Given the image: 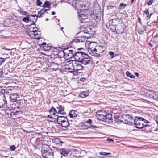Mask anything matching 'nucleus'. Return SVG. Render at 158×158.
Wrapping results in <instances>:
<instances>
[{
  "instance_id": "1",
  "label": "nucleus",
  "mask_w": 158,
  "mask_h": 158,
  "mask_svg": "<svg viewBox=\"0 0 158 158\" xmlns=\"http://www.w3.org/2000/svg\"><path fill=\"white\" fill-rule=\"evenodd\" d=\"M95 43H91L89 46L88 51L89 53L92 56H96L97 57H100V53H102L104 52V50L102 49L103 47L100 45L97 46L96 48H94L92 47L93 44Z\"/></svg>"
},
{
  "instance_id": "2",
  "label": "nucleus",
  "mask_w": 158,
  "mask_h": 158,
  "mask_svg": "<svg viewBox=\"0 0 158 158\" xmlns=\"http://www.w3.org/2000/svg\"><path fill=\"white\" fill-rule=\"evenodd\" d=\"M134 122H132L133 125H134V127L138 129L143 128L144 127H149V125H144L141 121L142 118L139 117H135Z\"/></svg>"
},
{
  "instance_id": "3",
  "label": "nucleus",
  "mask_w": 158,
  "mask_h": 158,
  "mask_svg": "<svg viewBox=\"0 0 158 158\" xmlns=\"http://www.w3.org/2000/svg\"><path fill=\"white\" fill-rule=\"evenodd\" d=\"M122 19H118V18L113 19H112L111 25L110 26L111 30L112 32H115V30H116V26L118 27L122 24Z\"/></svg>"
},
{
  "instance_id": "4",
  "label": "nucleus",
  "mask_w": 158,
  "mask_h": 158,
  "mask_svg": "<svg viewBox=\"0 0 158 158\" xmlns=\"http://www.w3.org/2000/svg\"><path fill=\"white\" fill-rule=\"evenodd\" d=\"M83 33V32H81L77 34V36L76 37H74L73 41L76 43L85 42L86 41L87 37L85 36L82 35Z\"/></svg>"
},
{
  "instance_id": "5",
  "label": "nucleus",
  "mask_w": 158,
  "mask_h": 158,
  "mask_svg": "<svg viewBox=\"0 0 158 158\" xmlns=\"http://www.w3.org/2000/svg\"><path fill=\"white\" fill-rule=\"evenodd\" d=\"M81 60V63L83 65H86L90 64L91 62V57H89L87 54L83 52Z\"/></svg>"
},
{
  "instance_id": "6",
  "label": "nucleus",
  "mask_w": 158,
  "mask_h": 158,
  "mask_svg": "<svg viewBox=\"0 0 158 158\" xmlns=\"http://www.w3.org/2000/svg\"><path fill=\"white\" fill-rule=\"evenodd\" d=\"M69 48H65L62 52L64 56L68 59L74 57L75 51L74 50L69 49Z\"/></svg>"
},
{
  "instance_id": "7",
  "label": "nucleus",
  "mask_w": 158,
  "mask_h": 158,
  "mask_svg": "<svg viewBox=\"0 0 158 158\" xmlns=\"http://www.w3.org/2000/svg\"><path fill=\"white\" fill-rule=\"evenodd\" d=\"M89 11L87 10V11ZM91 13L86 12L84 13H80L78 15L79 17V21L80 23H83L85 22V20L87 19L89 16L91 15Z\"/></svg>"
},
{
  "instance_id": "8",
  "label": "nucleus",
  "mask_w": 158,
  "mask_h": 158,
  "mask_svg": "<svg viewBox=\"0 0 158 158\" xmlns=\"http://www.w3.org/2000/svg\"><path fill=\"white\" fill-rule=\"evenodd\" d=\"M64 68L66 70H67L70 73H72L76 71L75 70L74 64H73L71 61L67 62L65 63Z\"/></svg>"
},
{
  "instance_id": "9",
  "label": "nucleus",
  "mask_w": 158,
  "mask_h": 158,
  "mask_svg": "<svg viewBox=\"0 0 158 158\" xmlns=\"http://www.w3.org/2000/svg\"><path fill=\"white\" fill-rule=\"evenodd\" d=\"M73 154L74 156L76 157H83V155H82V154H86V152L85 150L81 151L77 150L76 149L73 150Z\"/></svg>"
},
{
  "instance_id": "10",
  "label": "nucleus",
  "mask_w": 158,
  "mask_h": 158,
  "mask_svg": "<svg viewBox=\"0 0 158 158\" xmlns=\"http://www.w3.org/2000/svg\"><path fill=\"white\" fill-rule=\"evenodd\" d=\"M123 118H125L126 119L125 120V122L124 123L125 124H127L129 125H133L132 122H130L133 119V118L131 116L128 114H125L123 115Z\"/></svg>"
},
{
  "instance_id": "11",
  "label": "nucleus",
  "mask_w": 158,
  "mask_h": 158,
  "mask_svg": "<svg viewBox=\"0 0 158 158\" xmlns=\"http://www.w3.org/2000/svg\"><path fill=\"white\" fill-rule=\"evenodd\" d=\"M83 52H76L75 51L74 58L76 62H79L81 63V59Z\"/></svg>"
},
{
  "instance_id": "12",
  "label": "nucleus",
  "mask_w": 158,
  "mask_h": 158,
  "mask_svg": "<svg viewBox=\"0 0 158 158\" xmlns=\"http://www.w3.org/2000/svg\"><path fill=\"white\" fill-rule=\"evenodd\" d=\"M60 64V62L55 63L54 62H50L48 64L49 67L52 68L53 70L56 71L58 68V66Z\"/></svg>"
},
{
  "instance_id": "13",
  "label": "nucleus",
  "mask_w": 158,
  "mask_h": 158,
  "mask_svg": "<svg viewBox=\"0 0 158 158\" xmlns=\"http://www.w3.org/2000/svg\"><path fill=\"white\" fill-rule=\"evenodd\" d=\"M147 95H148L150 98L153 100H156L158 98V95L154 91H149L147 93Z\"/></svg>"
},
{
  "instance_id": "14",
  "label": "nucleus",
  "mask_w": 158,
  "mask_h": 158,
  "mask_svg": "<svg viewBox=\"0 0 158 158\" xmlns=\"http://www.w3.org/2000/svg\"><path fill=\"white\" fill-rule=\"evenodd\" d=\"M7 104V101L4 94L0 95V108Z\"/></svg>"
},
{
  "instance_id": "15",
  "label": "nucleus",
  "mask_w": 158,
  "mask_h": 158,
  "mask_svg": "<svg viewBox=\"0 0 158 158\" xmlns=\"http://www.w3.org/2000/svg\"><path fill=\"white\" fill-rule=\"evenodd\" d=\"M53 156L54 153L52 150L49 151L42 155L43 158H54Z\"/></svg>"
},
{
  "instance_id": "16",
  "label": "nucleus",
  "mask_w": 158,
  "mask_h": 158,
  "mask_svg": "<svg viewBox=\"0 0 158 158\" xmlns=\"http://www.w3.org/2000/svg\"><path fill=\"white\" fill-rule=\"evenodd\" d=\"M82 64H83L79 62H77L74 64L75 70H76L75 71L83 69V67Z\"/></svg>"
},
{
  "instance_id": "17",
  "label": "nucleus",
  "mask_w": 158,
  "mask_h": 158,
  "mask_svg": "<svg viewBox=\"0 0 158 158\" xmlns=\"http://www.w3.org/2000/svg\"><path fill=\"white\" fill-rule=\"evenodd\" d=\"M124 27V26L123 24L122 25L121 24L117 27L116 30H115V31H116V33L118 35L122 34L125 31Z\"/></svg>"
},
{
  "instance_id": "18",
  "label": "nucleus",
  "mask_w": 158,
  "mask_h": 158,
  "mask_svg": "<svg viewBox=\"0 0 158 158\" xmlns=\"http://www.w3.org/2000/svg\"><path fill=\"white\" fill-rule=\"evenodd\" d=\"M52 150L48 145L45 144L43 145L41 150L42 155Z\"/></svg>"
},
{
  "instance_id": "19",
  "label": "nucleus",
  "mask_w": 158,
  "mask_h": 158,
  "mask_svg": "<svg viewBox=\"0 0 158 158\" xmlns=\"http://www.w3.org/2000/svg\"><path fill=\"white\" fill-rule=\"evenodd\" d=\"M82 2L81 0H78L75 1V7L77 8L81 9V8H82L83 7H85L83 4H82Z\"/></svg>"
},
{
  "instance_id": "20",
  "label": "nucleus",
  "mask_w": 158,
  "mask_h": 158,
  "mask_svg": "<svg viewBox=\"0 0 158 158\" xmlns=\"http://www.w3.org/2000/svg\"><path fill=\"white\" fill-rule=\"evenodd\" d=\"M19 97V95L17 93H13L10 94V99L12 102H15L17 99Z\"/></svg>"
},
{
  "instance_id": "21",
  "label": "nucleus",
  "mask_w": 158,
  "mask_h": 158,
  "mask_svg": "<svg viewBox=\"0 0 158 158\" xmlns=\"http://www.w3.org/2000/svg\"><path fill=\"white\" fill-rule=\"evenodd\" d=\"M29 17L30 19V21L31 22L33 23V24H34L35 23L37 20L38 17V15H29Z\"/></svg>"
},
{
  "instance_id": "22",
  "label": "nucleus",
  "mask_w": 158,
  "mask_h": 158,
  "mask_svg": "<svg viewBox=\"0 0 158 158\" xmlns=\"http://www.w3.org/2000/svg\"><path fill=\"white\" fill-rule=\"evenodd\" d=\"M41 46H42L41 47L43 48V50L45 51L50 50L52 47L51 46L47 44L45 42H43Z\"/></svg>"
},
{
  "instance_id": "23",
  "label": "nucleus",
  "mask_w": 158,
  "mask_h": 158,
  "mask_svg": "<svg viewBox=\"0 0 158 158\" xmlns=\"http://www.w3.org/2000/svg\"><path fill=\"white\" fill-rule=\"evenodd\" d=\"M59 152L60 153L64 156L66 157L67 156L69 152L67 151L66 149L65 148H61L59 149Z\"/></svg>"
},
{
  "instance_id": "24",
  "label": "nucleus",
  "mask_w": 158,
  "mask_h": 158,
  "mask_svg": "<svg viewBox=\"0 0 158 158\" xmlns=\"http://www.w3.org/2000/svg\"><path fill=\"white\" fill-rule=\"evenodd\" d=\"M67 119L64 116H60L58 117L57 118V121L58 122V123L60 125L61 123L63 122L65 120H66Z\"/></svg>"
},
{
  "instance_id": "25",
  "label": "nucleus",
  "mask_w": 158,
  "mask_h": 158,
  "mask_svg": "<svg viewBox=\"0 0 158 158\" xmlns=\"http://www.w3.org/2000/svg\"><path fill=\"white\" fill-rule=\"evenodd\" d=\"M112 115L111 114L108 113H106L105 115L104 122H108L109 120H111Z\"/></svg>"
},
{
  "instance_id": "26",
  "label": "nucleus",
  "mask_w": 158,
  "mask_h": 158,
  "mask_svg": "<svg viewBox=\"0 0 158 158\" xmlns=\"http://www.w3.org/2000/svg\"><path fill=\"white\" fill-rule=\"evenodd\" d=\"M77 111H76L74 110H71L69 112V115L70 118H73L76 117L77 116Z\"/></svg>"
},
{
  "instance_id": "27",
  "label": "nucleus",
  "mask_w": 158,
  "mask_h": 158,
  "mask_svg": "<svg viewBox=\"0 0 158 158\" xmlns=\"http://www.w3.org/2000/svg\"><path fill=\"white\" fill-rule=\"evenodd\" d=\"M144 15H146V19L147 20H149L152 15V13H151L150 15H149V13L148 12V9H146L144 11Z\"/></svg>"
},
{
  "instance_id": "28",
  "label": "nucleus",
  "mask_w": 158,
  "mask_h": 158,
  "mask_svg": "<svg viewBox=\"0 0 158 158\" xmlns=\"http://www.w3.org/2000/svg\"><path fill=\"white\" fill-rule=\"evenodd\" d=\"M69 125V123L67 119L66 120H65L63 122L61 123L60 125L64 127H67Z\"/></svg>"
},
{
  "instance_id": "29",
  "label": "nucleus",
  "mask_w": 158,
  "mask_h": 158,
  "mask_svg": "<svg viewBox=\"0 0 158 158\" xmlns=\"http://www.w3.org/2000/svg\"><path fill=\"white\" fill-rule=\"evenodd\" d=\"M48 10V9H44V8L42 9L40 11H39L38 12V14L37 15L38 17H42V15L44 14V13Z\"/></svg>"
},
{
  "instance_id": "30",
  "label": "nucleus",
  "mask_w": 158,
  "mask_h": 158,
  "mask_svg": "<svg viewBox=\"0 0 158 158\" xmlns=\"http://www.w3.org/2000/svg\"><path fill=\"white\" fill-rule=\"evenodd\" d=\"M99 154L101 155L106 156L108 157H111V154L110 153L106 152H99Z\"/></svg>"
},
{
  "instance_id": "31",
  "label": "nucleus",
  "mask_w": 158,
  "mask_h": 158,
  "mask_svg": "<svg viewBox=\"0 0 158 158\" xmlns=\"http://www.w3.org/2000/svg\"><path fill=\"white\" fill-rule=\"evenodd\" d=\"M97 119L100 121L104 122L105 115L103 114H97Z\"/></svg>"
},
{
  "instance_id": "32",
  "label": "nucleus",
  "mask_w": 158,
  "mask_h": 158,
  "mask_svg": "<svg viewBox=\"0 0 158 158\" xmlns=\"http://www.w3.org/2000/svg\"><path fill=\"white\" fill-rule=\"evenodd\" d=\"M51 3L50 2L48 1H46L42 5V6L44 7V8L48 7L50 8Z\"/></svg>"
},
{
  "instance_id": "33",
  "label": "nucleus",
  "mask_w": 158,
  "mask_h": 158,
  "mask_svg": "<svg viewBox=\"0 0 158 158\" xmlns=\"http://www.w3.org/2000/svg\"><path fill=\"white\" fill-rule=\"evenodd\" d=\"M88 91H87V92H82L80 94L79 96L82 98L86 97L88 95Z\"/></svg>"
},
{
  "instance_id": "34",
  "label": "nucleus",
  "mask_w": 158,
  "mask_h": 158,
  "mask_svg": "<svg viewBox=\"0 0 158 158\" xmlns=\"http://www.w3.org/2000/svg\"><path fill=\"white\" fill-rule=\"evenodd\" d=\"M18 108V106L16 105L15 104H13L10 105V110H15Z\"/></svg>"
},
{
  "instance_id": "35",
  "label": "nucleus",
  "mask_w": 158,
  "mask_h": 158,
  "mask_svg": "<svg viewBox=\"0 0 158 158\" xmlns=\"http://www.w3.org/2000/svg\"><path fill=\"white\" fill-rule=\"evenodd\" d=\"M54 143L59 145H61L63 142L59 139H56L54 140Z\"/></svg>"
},
{
  "instance_id": "36",
  "label": "nucleus",
  "mask_w": 158,
  "mask_h": 158,
  "mask_svg": "<svg viewBox=\"0 0 158 158\" xmlns=\"http://www.w3.org/2000/svg\"><path fill=\"white\" fill-rule=\"evenodd\" d=\"M126 75L127 77H129L131 78L134 79L135 77L134 75L131 74L128 71H126Z\"/></svg>"
},
{
  "instance_id": "37",
  "label": "nucleus",
  "mask_w": 158,
  "mask_h": 158,
  "mask_svg": "<svg viewBox=\"0 0 158 158\" xmlns=\"http://www.w3.org/2000/svg\"><path fill=\"white\" fill-rule=\"evenodd\" d=\"M127 6L126 4H124L123 3H122L120 4L119 6L118 7V9L119 10L122 9H124Z\"/></svg>"
},
{
  "instance_id": "38",
  "label": "nucleus",
  "mask_w": 158,
  "mask_h": 158,
  "mask_svg": "<svg viewBox=\"0 0 158 158\" xmlns=\"http://www.w3.org/2000/svg\"><path fill=\"white\" fill-rule=\"evenodd\" d=\"M39 33L36 32L34 33V36L35 37V39H40V32H39Z\"/></svg>"
},
{
  "instance_id": "39",
  "label": "nucleus",
  "mask_w": 158,
  "mask_h": 158,
  "mask_svg": "<svg viewBox=\"0 0 158 158\" xmlns=\"http://www.w3.org/2000/svg\"><path fill=\"white\" fill-rule=\"evenodd\" d=\"M23 21L24 22L27 23L30 21L29 18V15L27 17H24L23 19Z\"/></svg>"
},
{
  "instance_id": "40",
  "label": "nucleus",
  "mask_w": 158,
  "mask_h": 158,
  "mask_svg": "<svg viewBox=\"0 0 158 158\" xmlns=\"http://www.w3.org/2000/svg\"><path fill=\"white\" fill-rule=\"evenodd\" d=\"M55 108H54L53 107H52L51 109L49 110V112L50 114H52L53 115H55V113L53 112V110H54Z\"/></svg>"
},
{
  "instance_id": "41",
  "label": "nucleus",
  "mask_w": 158,
  "mask_h": 158,
  "mask_svg": "<svg viewBox=\"0 0 158 158\" xmlns=\"http://www.w3.org/2000/svg\"><path fill=\"white\" fill-rule=\"evenodd\" d=\"M92 122V120L91 119H89L88 120H87V121H86V122H84V125L86 126V127H87L88 126L86 125V123H88L89 124H90V125H91V123Z\"/></svg>"
},
{
  "instance_id": "42",
  "label": "nucleus",
  "mask_w": 158,
  "mask_h": 158,
  "mask_svg": "<svg viewBox=\"0 0 158 158\" xmlns=\"http://www.w3.org/2000/svg\"><path fill=\"white\" fill-rule=\"evenodd\" d=\"M56 108L59 109V110L61 111H64V108L61 105H58L57 107H56Z\"/></svg>"
},
{
  "instance_id": "43",
  "label": "nucleus",
  "mask_w": 158,
  "mask_h": 158,
  "mask_svg": "<svg viewBox=\"0 0 158 158\" xmlns=\"http://www.w3.org/2000/svg\"><path fill=\"white\" fill-rule=\"evenodd\" d=\"M109 54L111 58H113L114 57V53L113 52L111 51L109 52Z\"/></svg>"
},
{
  "instance_id": "44",
  "label": "nucleus",
  "mask_w": 158,
  "mask_h": 158,
  "mask_svg": "<svg viewBox=\"0 0 158 158\" xmlns=\"http://www.w3.org/2000/svg\"><path fill=\"white\" fill-rule=\"evenodd\" d=\"M42 4V2L40 0H36V5L37 6H40Z\"/></svg>"
},
{
  "instance_id": "45",
  "label": "nucleus",
  "mask_w": 158,
  "mask_h": 158,
  "mask_svg": "<svg viewBox=\"0 0 158 158\" xmlns=\"http://www.w3.org/2000/svg\"><path fill=\"white\" fill-rule=\"evenodd\" d=\"M88 127H86V128H97V127L96 126H95V125H93L92 124H91L90 125V126H87Z\"/></svg>"
},
{
  "instance_id": "46",
  "label": "nucleus",
  "mask_w": 158,
  "mask_h": 158,
  "mask_svg": "<svg viewBox=\"0 0 158 158\" xmlns=\"http://www.w3.org/2000/svg\"><path fill=\"white\" fill-rule=\"evenodd\" d=\"M144 30L143 28V30H142L141 29H139L138 30V33L140 34H142L144 32Z\"/></svg>"
},
{
  "instance_id": "47",
  "label": "nucleus",
  "mask_w": 158,
  "mask_h": 158,
  "mask_svg": "<svg viewBox=\"0 0 158 158\" xmlns=\"http://www.w3.org/2000/svg\"><path fill=\"white\" fill-rule=\"evenodd\" d=\"M10 150L11 151H15V149H16L15 146V145H14L11 146L10 147Z\"/></svg>"
},
{
  "instance_id": "48",
  "label": "nucleus",
  "mask_w": 158,
  "mask_h": 158,
  "mask_svg": "<svg viewBox=\"0 0 158 158\" xmlns=\"http://www.w3.org/2000/svg\"><path fill=\"white\" fill-rule=\"evenodd\" d=\"M5 61L4 58L2 57H0V66L2 64V63L4 62Z\"/></svg>"
},
{
  "instance_id": "49",
  "label": "nucleus",
  "mask_w": 158,
  "mask_h": 158,
  "mask_svg": "<svg viewBox=\"0 0 158 158\" xmlns=\"http://www.w3.org/2000/svg\"><path fill=\"white\" fill-rule=\"evenodd\" d=\"M20 13L24 15H27V12L24 11L23 10H21L20 11Z\"/></svg>"
},
{
  "instance_id": "50",
  "label": "nucleus",
  "mask_w": 158,
  "mask_h": 158,
  "mask_svg": "<svg viewBox=\"0 0 158 158\" xmlns=\"http://www.w3.org/2000/svg\"><path fill=\"white\" fill-rule=\"evenodd\" d=\"M141 121H144V122L146 123H150V122H149L148 120L144 119L143 118H142Z\"/></svg>"
},
{
  "instance_id": "51",
  "label": "nucleus",
  "mask_w": 158,
  "mask_h": 158,
  "mask_svg": "<svg viewBox=\"0 0 158 158\" xmlns=\"http://www.w3.org/2000/svg\"><path fill=\"white\" fill-rule=\"evenodd\" d=\"M153 2V0H150L147 3V5H151Z\"/></svg>"
},
{
  "instance_id": "52",
  "label": "nucleus",
  "mask_w": 158,
  "mask_h": 158,
  "mask_svg": "<svg viewBox=\"0 0 158 158\" xmlns=\"http://www.w3.org/2000/svg\"><path fill=\"white\" fill-rule=\"evenodd\" d=\"M56 62H60V64L61 63V59L60 58H56Z\"/></svg>"
},
{
  "instance_id": "53",
  "label": "nucleus",
  "mask_w": 158,
  "mask_h": 158,
  "mask_svg": "<svg viewBox=\"0 0 158 158\" xmlns=\"http://www.w3.org/2000/svg\"><path fill=\"white\" fill-rule=\"evenodd\" d=\"M99 114H104V115L106 114V112L105 111H102L100 110L99 112Z\"/></svg>"
},
{
  "instance_id": "54",
  "label": "nucleus",
  "mask_w": 158,
  "mask_h": 158,
  "mask_svg": "<svg viewBox=\"0 0 158 158\" xmlns=\"http://www.w3.org/2000/svg\"><path fill=\"white\" fill-rule=\"evenodd\" d=\"M106 141H108L109 142H112L113 143L114 142V141L113 139H110V138H107Z\"/></svg>"
},
{
  "instance_id": "55",
  "label": "nucleus",
  "mask_w": 158,
  "mask_h": 158,
  "mask_svg": "<svg viewBox=\"0 0 158 158\" xmlns=\"http://www.w3.org/2000/svg\"><path fill=\"white\" fill-rule=\"evenodd\" d=\"M35 28H33L32 29V31H31V30H30V31H31V32H33L34 33H36L37 32V31L36 30H35Z\"/></svg>"
},
{
  "instance_id": "56",
  "label": "nucleus",
  "mask_w": 158,
  "mask_h": 158,
  "mask_svg": "<svg viewBox=\"0 0 158 158\" xmlns=\"http://www.w3.org/2000/svg\"><path fill=\"white\" fill-rule=\"evenodd\" d=\"M3 71L2 69H0V77L3 74Z\"/></svg>"
},
{
  "instance_id": "57",
  "label": "nucleus",
  "mask_w": 158,
  "mask_h": 158,
  "mask_svg": "<svg viewBox=\"0 0 158 158\" xmlns=\"http://www.w3.org/2000/svg\"><path fill=\"white\" fill-rule=\"evenodd\" d=\"M135 75L137 77H139V75L138 73L136 72L135 73Z\"/></svg>"
},
{
  "instance_id": "58",
  "label": "nucleus",
  "mask_w": 158,
  "mask_h": 158,
  "mask_svg": "<svg viewBox=\"0 0 158 158\" xmlns=\"http://www.w3.org/2000/svg\"><path fill=\"white\" fill-rule=\"evenodd\" d=\"M61 111V110H59L58 111V112H57V114H61V112L62 111Z\"/></svg>"
},
{
  "instance_id": "59",
  "label": "nucleus",
  "mask_w": 158,
  "mask_h": 158,
  "mask_svg": "<svg viewBox=\"0 0 158 158\" xmlns=\"http://www.w3.org/2000/svg\"><path fill=\"white\" fill-rule=\"evenodd\" d=\"M19 112V111H16L15 112H14V114H13L15 115V114H18V113Z\"/></svg>"
},
{
  "instance_id": "60",
  "label": "nucleus",
  "mask_w": 158,
  "mask_h": 158,
  "mask_svg": "<svg viewBox=\"0 0 158 158\" xmlns=\"http://www.w3.org/2000/svg\"><path fill=\"white\" fill-rule=\"evenodd\" d=\"M108 7L109 9H111L112 8V7H114L115 6H109Z\"/></svg>"
},
{
  "instance_id": "61",
  "label": "nucleus",
  "mask_w": 158,
  "mask_h": 158,
  "mask_svg": "<svg viewBox=\"0 0 158 158\" xmlns=\"http://www.w3.org/2000/svg\"><path fill=\"white\" fill-rule=\"evenodd\" d=\"M48 118H50L52 119V117L50 115H48Z\"/></svg>"
},
{
  "instance_id": "62",
  "label": "nucleus",
  "mask_w": 158,
  "mask_h": 158,
  "mask_svg": "<svg viewBox=\"0 0 158 158\" xmlns=\"http://www.w3.org/2000/svg\"><path fill=\"white\" fill-rule=\"evenodd\" d=\"M56 13L54 11H52V14L53 15H54Z\"/></svg>"
},
{
  "instance_id": "63",
  "label": "nucleus",
  "mask_w": 158,
  "mask_h": 158,
  "mask_svg": "<svg viewBox=\"0 0 158 158\" xmlns=\"http://www.w3.org/2000/svg\"><path fill=\"white\" fill-rule=\"evenodd\" d=\"M66 114V113L65 112H63L61 113V114H62L63 115H64Z\"/></svg>"
},
{
  "instance_id": "64",
  "label": "nucleus",
  "mask_w": 158,
  "mask_h": 158,
  "mask_svg": "<svg viewBox=\"0 0 158 158\" xmlns=\"http://www.w3.org/2000/svg\"><path fill=\"white\" fill-rule=\"evenodd\" d=\"M53 110V112H55V113L56 112L57 113L56 110L55 108L54 110Z\"/></svg>"
}]
</instances>
